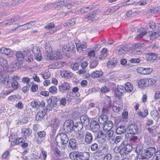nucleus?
Masks as SVG:
<instances>
[{"label": "nucleus", "mask_w": 160, "mask_h": 160, "mask_svg": "<svg viewBox=\"0 0 160 160\" xmlns=\"http://www.w3.org/2000/svg\"><path fill=\"white\" fill-rule=\"evenodd\" d=\"M68 140V138L67 135L64 133L61 134L60 135L57 136L56 138V141L58 145L63 149L66 147Z\"/></svg>", "instance_id": "obj_1"}, {"label": "nucleus", "mask_w": 160, "mask_h": 160, "mask_svg": "<svg viewBox=\"0 0 160 160\" xmlns=\"http://www.w3.org/2000/svg\"><path fill=\"white\" fill-rule=\"evenodd\" d=\"M47 102L49 104L48 109L49 110H51L52 107H56L57 106V98L55 97L52 96L50 97L48 99Z\"/></svg>", "instance_id": "obj_2"}, {"label": "nucleus", "mask_w": 160, "mask_h": 160, "mask_svg": "<svg viewBox=\"0 0 160 160\" xmlns=\"http://www.w3.org/2000/svg\"><path fill=\"white\" fill-rule=\"evenodd\" d=\"M74 123L72 120H68L66 121L64 123L63 128L67 132H70L73 130Z\"/></svg>", "instance_id": "obj_3"}, {"label": "nucleus", "mask_w": 160, "mask_h": 160, "mask_svg": "<svg viewBox=\"0 0 160 160\" xmlns=\"http://www.w3.org/2000/svg\"><path fill=\"white\" fill-rule=\"evenodd\" d=\"M35 24V22L34 21H31L26 24L18 26L14 29V30H16L17 29H19L20 30H26L28 29H30L32 27V26Z\"/></svg>", "instance_id": "obj_4"}, {"label": "nucleus", "mask_w": 160, "mask_h": 160, "mask_svg": "<svg viewBox=\"0 0 160 160\" xmlns=\"http://www.w3.org/2000/svg\"><path fill=\"white\" fill-rule=\"evenodd\" d=\"M27 55V52L25 51L23 52L18 51L16 54L17 60L20 64L22 63V62L24 61L25 56Z\"/></svg>", "instance_id": "obj_5"}, {"label": "nucleus", "mask_w": 160, "mask_h": 160, "mask_svg": "<svg viewBox=\"0 0 160 160\" xmlns=\"http://www.w3.org/2000/svg\"><path fill=\"white\" fill-rule=\"evenodd\" d=\"M70 88V84L65 82L59 86V91L61 93H64L67 90L69 89Z\"/></svg>", "instance_id": "obj_6"}, {"label": "nucleus", "mask_w": 160, "mask_h": 160, "mask_svg": "<svg viewBox=\"0 0 160 160\" xmlns=\"http://www.w3.org/2000/svg\"><path fill=\"white\" fill-rule=\"evenodd\" d=\"M32 51L34 54L36 59L38 61H41L42 57L39 48L38 47H34L33 48Z\"/></svg>", "instance_id": "obj_7"}, {"label": "nucleus", "mask_w": 160, "mask_h": 160, "mask_svg": "<svg viewBox=\"0 0 160 160\" xmlns=\"http://www.w3.org/2000/svg\"><path fill=\"white\" fill-rule=\"evenodd\" d=\"M138 129L137 125L131 124L128 127L126 131L128 133L135 134L138 132Z\"/></svg>", "instance_id": "obj_8"}, {"label": "nucleus", "mask_w": 160, "mask_h": 160, "mask_svg": "<svg viewBox=\"0 0 160 160\" xmlns=\"http://www.w3.org/2000/svg\"><path fill=\"white\" fill-rule=\"evenodd\" d=\"M59 120L57 118H53L52 119L50 122V124L51 127L53 129V130H56L59 126Z\"/></svg>", "instance_id": "obj_9"}, {"label": "nucleus", "mask_w": 160, "mask_h": 160, "mask_svg": "<svg viewBox=\"0 0 160 160\" xmlns=\"http://www.w3.org/2000/svg\"><path fill=\"white\" fill-rule=\"evenodd\" d=\"M155 148L152 147L148 148L146 150L144 156L147 158H150L155 153Z\"/></svg>", "instance_id": "obj_10"}, {"label": "nucleus", "mask_w": 160, "mask_h": 160, "mask_svg": "<svg viewBox=\"0 0 160 160\" xmlns=\"http://www.w3.org/2000/svg\"><path fill=\"white\" fill-rule=\"evenodd\" d=\"M45 105V103L44 101H42L41 102L37 101H32L31 102V105L32 107L37 109L40 107H43Z\"/></svg>", "instance_id": "obj_11"}, {"label": "nucleus", "mask_w": 160, "mask_h": 160, "mask_svg": "<svg viewBox=\"0 0 160 160\" xmlns=\"http://www.w3.org/2000/svg\"><path fill=\"white\" fill-rule=\"evenodd\" d=\"M0 52L1 53L6 54L9 57H11L13 56L11 50L5 47H2L0 48Z\"/></svg>", "instance_id": "obj_12"}, {"label": "nucleus", "mask_w": 160, "mask_h": 160, "mask_svg": "<svg viewBox=\"0 0 160 160\" xmlns=\"http://www.w3.org/2000/svg\"><path fill=\"white\" fill-rule=\"evenodd\" d=\"M90 127L92 130L93 132L98 131L100 128L98 123L97 122L94 121L91 122Z\"/></svg>", "instance_id": "obj_13"}, {"label": "nucleus", "mask_w": 160, "mask_h": 160, "mask_svg": "<svg viewBox=\"0 0 160 160\" xmlns=\"http://www.w3.org/2000/svg\"><path fill=\"white\" fill-rule=\"evenodd\" d=\"M80 121L83 126L86 127L89 124V118L86 115H84L81 116Z\"/></svg>", "instance_id": "obj_14"}, {"label": "nucleus", "mask_w": 160, "mask_h": 160, "mask_svg": "<svg viewBox=\"0 0 160 160\" xmlns=\"http://www.w3.org/2000/svg\"><path fill=\"white\" fill-rule=\"evenodd\" d=\"M38 138L37 139V143L38 144H41L43 140V138L46 135V132L44 131H41L38 132Z\"/></svg>", "instance_id": "obj_15"}, {"label": "nucleus", "mask_w": 160, "mask_h": 160, "mask_svg": "<svg viewBox=\"0 0 160 160\" xmlns=\"http://www.w3.org/2000/svg\"><path fill=\"white\" fill-rule=\"evenodd\" d=\"M125 88L124 87L120 86L118 88L117 91L115 92V95L118 98H120L122 94L125 92Z\"/></svg>", "instance_id": "obj_16"}, {"label": "nucleus", "mask_w": 160, "mask_h": 160, "mask_svg": "<svg viewBox=\"0 0 160 160\" xmlns=\"http://www.w3.org/2000/svg\"><path fill=\"white\" fill-rule=\"evenodd\" d=\"M158 55L154 53H148L146 54V58L148 61H153L157 59Z\"/></svg>", "instance_id": "obj_17"}, {"label": "nucleus", "mask_w": 160, "mask_h": 160, "mask_svg": "<svg viewBox=\"0 0 160 160\" xmlns=\"http://www.w3.org/2000/svg\"><path fill=\"white\" fill-rule=\"evenodd\" d=\"M108 119V118L107 115L102 114L99 117L98 121L100 124L104 125L107 122Z\"/></svg>", "instance_id": "obj_18"}, {"label": "nucleus", "mask_w": 160, "mask_h": 160, "mask_svg": "<svg viewBox=\"0 0 160 160\" xmlns=\"http://www.w3.org/2000/svg\"><path fill=\"white\" fill-rule=\"evenodd\" d=\"M60 74L62 78L67 79L70 78L73 76L72 73L67 71H61Z\"/></svg>", "instance_id": "obj_19"}, {"label": "nucleus", "mask_w": 160, "mask_h": 160, "mask_svg": "<svg viewBox=\"0 0 160 160\" xmlns=\"http://www.w3.org/2000/svg\"><path fill=\"white\" fill-rule=\"evenodd\" d=\"M61 55L60 50L59 49H57L51 55V56L52 59H59Z\"/></svg>", "instance_id": "obj_20"}, {"label": "nucleus", "mask_w": 160, "mask_h": 160, "mask_svg": "<svg viewBox=\"0 0 160 160\" xmlns=\"http://www.w3.org/2000/svg\"><path fill=\"white\" fill-rule=\"evenodd\" d=\"M148 80L147 79H143L140 80L138 82V85L140 88H143L148 87Z\"/></svg>", "instance_id": "obj_21"}, {"label": "nucleus", "mask_w": 160, "mask_h": 160, "mask_svg": "<svg viewBox=\"0 0 160 160\" xmlns=\"http://www.w3.org/2000/svg\"><path fill=\"white\" fill-rule=\"evenodd\" d=\"M87 43L85 41H83L81 44L78 45L77 47V50L78 52L81 53L83 51V49H85L87 47Z\"/></svg>", "instance_id": "obj_22"}, {"label": "nucleus", "mask_w": 160, "mask_h": 160, "mask_svg": "<svg viewBox=\"0 0 160 160\" xmlns=\"http://www.w3.org/2000/svg\"><path fill=\"white\" fill-rule=\"evenodd\" d=\"M108 55L107 49L105 48L102 49L100 55L98 56V58L100 60H102L105 59Z\"/></svg>", "instance_id": "obj_23"}, {"label": "nucleus", "mask_w": 160, "mask_h": 160, "mask_svg": "<svg viewBox=\"0 0 160 160\" xmlns=\"http://www.w3.org/2000/svg\"><path fill=\"white\" fill-rule=\"evenodd\" d=\"M0 81L5 85H10L11 82V79H9V77L7 76H6L5 77L0 76Z\"/></svg>", "instance_id": "obj_24"}, {"label": "nucleus", "mask_w": 160, "mask_h": 160, "mask_svg": "<svg viewBox=\"0 0 160 160\" xmlns=\"http://www.w3.org/2000/svg\"><path fill=\"white\" fill-rule=\"evenodd\" d=\"M93 9V8L92 6H89L86 7H83L80 9L79 10V12L81 13H86L89 12Z\"/></svg>", "instance_id": "obj_25"}, {"label": "nucleus", "mask_w": 160, "mask_h": 160, "mask_svg": "<svg viewBox=\"0 0 160 160\" xmlns=\"http://www.w3.org/2000/svg\"><path fill=\"white\" fill-rule=\"evenodd\" d=\"M103 73L101 71L97 70L93 72L91 74V76L93 78H99L103 75Z\"/></svg>", "instance_id": "obj_26"}, {"label": "nucleus", "mask_w": 160, "mask_h": 160, "mask_svg": "<svg viewBox=\"0 0 160 160\" xmlns=\"http://www.w3.org/2000/svg\"><path fill=\"white\" fill-rule=\"evenodd\" d=\"M79 153L76 152H73L70 153L69 157L71 159L73 160H77L79 158Z\"/></svg>", "instance_id": "obj_27"}, {"label": "nucleus", "mask_w": 160, "mask_h": 160, "mask_svg": "<svg viewBox=\"0 0 160 160\" xmlns=\"http://www.w3.org/2000/svg\"><path fill=\"white\" fill-rule=\"evenodd\" d=\"M93 139L92 135L89 132H87L85 137V142L87 144L91 143Z\"/></svg>", "instance_id": "obj_28"}, {"label": "nucleus", "mask_w": 160, "mask_h": 160, "mask_svg": "<svg viewBox=\"0 0 160 160\" xmlns=\"http://www.w3.org/2000/svg\"><path fill=\"white\" fill-rule=\"evenodd\" d=\"M117 62V59L116 58H114L112 59H109L107 64L108 67H110L111 68H113L116 66Z\"/></svg>", "instance_id": "obj_29"}, {"label": "nucleus", "mask_w": 160, "mask_h": 160, "mask_svg": "<svg viewBox=\"0 0 160 160\" xmlns=\"http://www.w3.org/2000/svg\"><path fill=\"white\" fill-rule=\"evenodd\" d=\"M69 146L73 150L77 148V142L74 139L72 138L69 141Z\"/></svg>", "instance_id": "obj_30"}, {"label": "nucleus", "mask_w": 160, "mask_h": 160, "mask_svg": "<svg viewBox=\"0 0 160 160\" xmlns=\"http://www.w3.org/2000/svg\"><path fill=\"white\" fill-rule=\"evenodd\" d=\"M83 127L82 124L80 122H76L74 124L73 130L76 131H80L83 128Z\"/></svg>", "instance_id": "obj_31"}, {"label": "nucleus", "mask_w": 160, "mask_h": 160, "mask_svg": "<svg viewBox=\"0 0 160 160\" xmlns=\"http://www.w3.org/2000/svg\"><path fill=\"white\" fill-rule=\"evenodd\" d=\"M89 156V153L88 152H85L83 153H80L79 159L81 160H88Z\"/></svg>", "instance_id": "obj_32"}, {"label": "nucleus", "mask_w": 160, "mask_h": 160, "mask_svg": "<svg viewBox=\"0 0 160 160\" xmlns=\"http://www.w3.org/2000/svg\"><path fill=\"white\" fill-rule=\"evenodd\" d=\"M22 133L24 136H28L32 132V130L30 128H22Z\"/></svg>", "instance_id": "obj_33"}, {"label": "nucleus", "mask_w": 160, "mask_h": 160, "mask_svg": "<svg viewBox=\"0 0 160 160\" xmlns=\"http://www.w3.org/2000/svg\"><path fill=\"white\" fill-rule=\"evenodd\" d=\"M125 90L128 92H132L133 89L132 85L129 82L126 83L125 87Z\"/></svg>", "instance_id": "obj_34"}, {"label": "nucleus", "mask_w": 160, "mask_h": 160, "mask_svg": "<svg viewBox=\"0 0 160 160\" xmlns=\"http://www.w3.org/2000/svg\"><path fill=\"white\" fill-rule=\"evenodd\" d=\"M45 114V112L44 110L39 111L36 116V119L37 120H40L42 119Z\"/></svg>", "instance_id": "obj_35"}, {"label": "nucleus", "mask_w": 160, "mask_h": 160, "mask_svg": "<svg viewBox=\"0 0 160 160\" xmlns=\"http://www.w3.org/2000/svg\"><path fill=\"white\" fill-rule=\"evenodd\" d=\"M147 130L152 135L153 137H155L156 135V128L154 127L148 128Z\"/></svg>", "instance_id": "obj_36"}, {"label": "nucleus", "mask_w": 160, "mask_h": 160, "mask_svg": "<svg viewBox=\"0 0 160 160\" xmlns=\"http://www.w3.org/2000/svg\"><path fill=\"white\" fill-rule=\"evenodd\" d=\"M151 115L155 120H158L159 118V116L157 111L153 110L151 112Z\"/></svg>", "instance_id": "obj_37"}, {"label": "nucleus", "mask_w": 160, "mask_h": 160, "mask_svg": "<svg viewBox=\"0 0 160 160\" xmlns=\"http://www.w3.org/2000/svg\"><path fill=\"white\" fill-rule=\"evenodd\" d=\"M45 49L46 52L48 53H50L52 51V48L49 41H46L45 45Z\"/></svg>", "instance_id": "obj_38"}, {"label": "nucleus", "mask_w": 160, "mask_h": 160, "mask_svg": "<svg viewBox=\"0 0 160 160\" xmlns=\"http://www.w3.org/2000/svg\"><path fill=\"white\" fill-rule=\"evenodd\" d=\"M96 12L94 11L92 12L91 13H89L86 16V18L87 20H92L93 21V18H94L96 15Z\"/></svg>", "instance_id": "obj_39"}, {"label": "nucleus", "mask_w": 160, "mask_h": 160, "mask_svg": "<svg viewBox=\"0 0 160 160\" xmlns=\"http://www.w3.org/2000/svg\"><path fill=\"white\" fill-rule=\"evenodd\" d=\"M76 19L73 18L69 20L66 23H65V26H71L74 24L76 22Z\"/></svg>", "instance_id": "obj_40"}, {"label": "nucleus", "mask_w": 160, "mask_h": 160, "mask_svg": "<svg viewBox=\"0 0 160 160\" xmlns=\"http://www.w3.org/2000/svg\"><path fill=\"white\" fill-rule=\"evenodd\" d=\"M8 64V61L3 58L0 57V65L3 67H6Z\"/></svg>", "instance_id": "obj_41"}, {"label": "nucleus", "mask_w": 160, "mask_h": 160, "mask_svg": "<svg viewBox=\"0 0 160 160\" xmlns=\"http://www.w3.org/2000/svg\"><path fill=\"white\" fill-rule=\"evenodd\" d=\"M26 139V138L25 137H24L23 138H18L16 139L15 141H13V142L15 144H18L21 143H22L24 142Z\"/></svg>", "instance_id": "obj_42"}, {"label": "nucleus", "mask_w": 160, "mask_h": 160, "mask_svg": "<svg viewBox=\"0 0 160 160\" xmlns=\"http://www.w3.org/2000/svg\"><path fill=\"white\" fill-rule=\"evenodd\" d=\"M105 135V138L107 140H109L113 136L114 132L113 130H110L107 132Z\"/></svg>", "instance_id": "obj_43"}, {"label": "nucleus", "mask_w": 160, "mask_h": 160, "mask_svg": "<svg viewBox=\"0 0 160 160\" xmlns=\"http://www.w3.org/2000/svg\"><path fill=\"white\" fill-rule=\"evenodd\" d=\"M66 65V63L64 62H57L55 63V67H54L55 68H62L64 66Z\"/></svg>", "instance_id": "obj_44"}, {"label": "nucleus", "mask_w": 160, "mask_h": 160, "mask_svg": "<svg viewBox=\"0 0 160 160\" xmlns=\"http://www.w3.org/2000/svg\"><path fill=\"white\" fill-rule=\"evenodd\" d=\"M20 18V17L18 15L14 16L12 17V18L8 19L9 23L11 24L14 22L19 20Z\"/></svg>", "instance_id": "obj_45"}, {"label": "nucleus", "mask_w": 160, "mask_h": 160, "mask_svg": "<svg viewBox=\"0 0 160 160\" xmlns=\"http://www.w3.org/2000/svg\"><path fill=\"white\" fill-rule=\"evenodd\" d=\"M125 131V128L123 126H119L118 127L116 130V133L118 134H122Z\"/></svg>", "instance_id": "obj_46"}, {"label": "nucleus", "mask_w": 160, "mask_h": 160, "mask_svg": "<svg viewBox=\"0 0 160 160\" xmlns=\"http://www.w3.org/2000/svg\"><path fill=\"white\" fill-rule=\"evenodd\" d=\"M132 147L131 145L129 144H127L123 148H122V151L124 150L126 152H125L126 153L127 152H129L132 151Z\"/></svg>", "instance_id": "obj_47"}, {"label": "nucleus", "mask_w": 160, "mask_h": 160, "mask_svg": "<svg viewBox=\"0 0 160 160\" xmlns=\"http://www.w3.org/2000/svg\"><path fill=\"white\" fill-rule=\"evenodd\" d=\"M57 87L54 86H51L49 89V92L52 94L56 93L57 92Z\"/></svg>", "instance_id": "obj_48"}, {"label": "nucleus", "mask_w": 160, "mask_h": 160, "mask_svg": "<svg viewBox=\"0 0 160 160\" xmlns=\"http://www.w3.org/2000/svg\"><path fill=\"white\" fill-rule=\"evenodd\" d=\"M160 33L159 31L152 32L150 35L151 39H153L160 36Z\"/></svg>", "instance_id": "obj_49"}, {"label": "nucleus", "mask_w": 160, "mask_h": 160, "mask_svg": "<svg viewBox=\"0 0 160 160\" xmlns=\"http://www.w3.org/2000/svg\"><path fill=\"white\" fill-rule=\"evenodd\" d=\"M139 33L137 35L135 38V39L136 40L139 39L142 37L143 36L145 35L147 33V32L145 31H143V32H138Z\"/></svg>", "instance_id": "obj_50"}, {"label": "nucleus", "mask_w": 160, "mask_h": 160, "mask_svg": "<svg viewBox=\"0 0 160 160\" xmlns=\"http://www.w3.org/2000/svg\"><path fill=\"white\" fill-rule=\"evenodd\" d=\"M41 75L44 79H46L50 77V73L49 71H47L43 72Z\"/></svg>", "instance_id": "obj_51"}, {"label": "nucleus", "mask_w": 160, "mask_h": 160, "mask_svg": "<svg viewBox=\"0 0 160 160\" xmlns=\"http://www.w3.org/2000/svg\"><path fill=\"white\" fill-rule=\"evenodd\" d=\"M25 56L24 60L27 62H30L33 61V58L30 54H28L27 53V55H25Z\"/></svg>", "instance_id": "obj_52"}, {"label": "nucleus", "mask_w": 160, "mask_h": 160, "mask_svg": "<svg viewBox=\"0 0 160 160\" xmlns=\"http://www.w3.org/2000/svg\"><path fill=\"white\" fill-rule=\"evenodd\" d=\"M10 152L8 151H5L2 156V158L3 159H7L9 157Z\"/></svg>", "instance_id": "obj_53"}, {"label": "nucleus", "mask_w": 160, "mask_h": 160, "mask_svg": "<svg viewBox=\"0 0 160 160\" xmlns=\"http://www.w3.org/2000/svg\"><path fill=\"white\" fill-rule=\"evenodd\" d=\"M98 64V62L96 60H93L91 61L90 63V67L91 68H93L96 67Z\"/></svg>", "instance_id": "obj_54"}, {"label": "nucleus", "mask_w": 160, "mask_h": 160, "mask_svg": "<svg viewBox=\"0 0 160 160\" xmlns=\"http://www.w3.org/2000/svg\"><path fill=\"white\" fill-rule=\"evenodd\" d=\"M148 80V86L154 85L156 82V80L154 79H147Z\"/></svg>", "instance_id": "obj_55"}, {"label": "nucleus", "mask_w": 160, "mask_h": 160, "mask_svg": "<svg viewBox=\"0 0 160 160\" xmlns=\"http://www.w3.org/2000/svg\"><path fill=\"white\" fill-rule=\"evenodd\" d=\"M152 68H144V74L148 75L150 74L152 71Z\"/></svg>", "instance_id": "obj_56"}, {"label": "nucleus", "mask_w": 160, "mask_h": 160, "mask_svg": "<svg viewBox=\"0 0 160 160\" xmlns=\"http://www.w3.org/2000/svg\"><path fill=\"white\" fill-rule=\"evenodd\" d=\"M68 47L69 51H73L75 49V46L74 43L72 42H70L68 44Z\"/></svg>", "instance_id": "obj_57"}, {"label": "nucleus", "mask_w": 160, "mask_h": 160, "mask_svg": "<svg viewBox=\"0 0 160 160\" xmlns=\"http://www.w3.org/2000/svg\"><path fill=\"white\" fill-rule=\"evenodd\" d=\"M8 100L10 102H14L18 100V97L15 95H11L8 98Z\"/></svg>", "instance_id": "obj_58"}, {"label": "nucleus", "mask_w": 160, "mask_h": 160, "mask_svg": "<svg viewBox=\"0 0 160 160\" xmlns=\"http://www.w3.org/2000/svg\"><path fill=\"white\" fill-rule=\"evenodd\" d=\"M12 87L14 89H17L19 87V83L16 80H14L12 83Z\"/></svg>", "instance_id": "obj_59"}, {"label": "nucleus", "mask_w": 160, "mask_h": 160, "mask_svg": "<svg viewBox=\"0 0 160 160\" xmlns=\"http://www.w3.org/2000/svg\"><path fill=\"white\" fill-rule=\"evenodd\" d=\"M84 137V135L82 132H78L76 134V138L78 139L83 138Z\"/></svg>", "instance_id": "obj_60"}, {"label": "nucleus", "mask_w": 160, "mask_h": 160, "mask_svg": "<svg viewBox=\"0 0 160 160\" xmlns=\"http://www.w3.org/2000/svg\"><path fill=\"white\" fill-rule=\"evenodd\" d=\"M41 158L44 160H46L47 156V152L44 150H42L41 152L40 153Z\"/></svg>", "instance_id": "obj_61"}, {"label": "nucleus", "mask_w": 160, "mask_h": 160, "mask_svg": "<svg viewBox=\"0 0 160 160\" xmlns=\"http://www.w3.org/2000/svg\"><path fill=\"white\" fill-rule=\"evenodd\" d=\"M55 27V25L53 23H50L44 26L46 29H52Z\"/></svg>", "instance_id": "obj_62"}, {"label": "nucleus", "mask_w": 160, "mask_h": 160, "mask_svg": "<svg viewBox=\"0 0 160 160\" xmlns=\"http://www.w3.org/2000/svg\"><path fill=\"white\" fill-rule=\"evenodd\" d=\"M148 2V0H141L138 2L137 4L140 6H145Z\"/></svg>", "instance_id": "obj_63"}, {"label": "nucleus", "mask_w": 160, "mask_h": 160, "mask_svg": "<svg viewBox=\"0 0 160 160\" xmlns=\"http://www.w3.org/2000/svg\"><path fill=\"white\" fill-rule=\"evenodd\" d=\"M101 91L102 93H105L108 92L109 90V88L105 86H104L101 88Z\"/></svg>", "instance_id": "obj_64"}]
</instances>
